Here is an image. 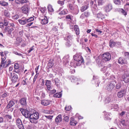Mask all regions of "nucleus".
I'll return each mask as SVG.
<instances>
[{"instance_id": "obj_47", "label": "nucleus", "mask_w": 129, "mask_h": 129, "mask_svg": "<svg viewBox=\"0 0 129 129\" xmlns=\"http://www.w3.org/2000/svg\"><path fill=\"white\" fill-rule=\"evenodd\" d=\"M72 15H67L66 17V19H68L71 20L72 19L71 17Z\"/></svg>"}, {"instance_id": "obj_29", "label": "nucleus", "mask_w": 129, "mask_h": 129, "mask_svg": "<svg viewBox=\"0 0 129 129\" xmlns=\"http://www.w3.org/2000/svg\"><path fill=\"white\" fill-rule=\"evenodd\" d=\"M62 96V94L61 92H60L58 93H56L53 95V97L55 98H60Z\"/></svg>"}, {"instance_id": "obj_32", "label": "nucleus", "mask_w": 129, "mask_h": 129, "mask_svg": "<svg viewBox=\"0 0 129 129\" xmlns=\"http://www.w3.org/2000/svg\"><path fill=\"white\" fill-rule=\"evenodd\" d=\"M0 4L3 6H7L8 5V3L5 1H2L0 2Z\"/></svg>"}, {"instance_id": "obj_8", "label": "nucleus", "mask_w": 129, "mask_h": 129, "mask_svg": "<svg viewBox=\"0 0 129 129\" xmlns=\"http://www.w3.org/2000/svg\"><path fill=\"white\" fill-rule=\"evenodd\" d=\"M11 61L10 60H6L2 63L1 62L0 65V68L2 67L5 68L7 67L8 65L10 64Z\"/></svg>"}, {"instance_id": "obj_35", "label": "nucleus", "mask_w": 129, "mask_h": 129, "mask_svg": "<svg viewBox=\"0 0 129 129\" xmlns=\"http://www.w3.org/2000/svg\"><path fill=\"white\" fill-rule=\"evenodd\" d=\"M119 11L124 16H126L127 14L126 12L123 9H120L119 10Z\"/></svg>"}, {"instance_id": "obj_28", "label": "nucleus", "mask_w": 129, "mask_h": 129, "mask_svg": "<svg viewBox=\"0 0 129 129\" xmlns=\"http://www.w3.org/2000/svg\"><path fill=\"white\" fill-rule=\"evenodd\" d=\"M88 8V7L86 5H84L82 7L80 10L82 12H83L86 10Z\"/></svg>"}, {"instance_id": "obj_39", "label": "nucleus", "mask_w": 129, "mask_h": 129, "mask_svg": "<svg viewBox=\"0 0 129 129\" xmlns=\"http://www.w3.org/2000/svg\"><path fill=\"white\" fill-rule=\"evenodd\" d=\"M121 83H118L116 85V89H118L120 88L121 87Z\"/></svg>"}, {"instance_id": "obj_19", "label": "nucleus", "mask_w": 129, "mask_h": 129, "mask_svg": "<svg viewBox=\"0 0 129 129\" xmlns=\"http://www.w3.org/2000/svg\"><path fill=\"white\" fill-rule=\"evenodd\" d=\"M74 30L77 35H78L79 34V30L78 26L75 25L74 26Z\"/></svg>"}, {"instance_id": "obj_49", "label": "nucleus", "mask_w": 129, "mask_h": 129, "mask_svg": "<svg viewBox=\"0 0 129 129\" xmlns=\"http://www.w3.org/2000/svg\"><path fill=\"white\" fill-rule=\"evenodd\" d=\"M83 14L86 17H88L89 15V13L87 12H85Z\"/></svg>"}, {"instance_id": "obj_24", "label": "nucleus", "mask_w": 129, "mask_h": 129, "mask_svg": "<svg viewBox=\"0 0 129 129\" xmlns=\"http://www.w3.org/2000/svg\"><path fill=\"white\" fill-rule=\"evenodd\" d=\"M62 120L61 116V115H58L55 118V121L57 122H59Z\"/></svg>"}, {"instance_id": "obj_61", "label": "nucleus", "mask_w": 129, "mask_h": 129, "mask_svg": "<svg viewBox=\"0 0 129 129\" xmlns=\"http://www.w3.org/2000/svg\"><path fill=\"white\" fill-rule=\"evenodd\" d=\"M22 0H15V2L17 4H19L20 3H21Z\"/></svg>"}, {"instance_id": "obj_52", "label": "nucleus", "mask_w": 129, "mask_h": 129, "mask_svg": "<svg viewBox=\"0 0 129 129\" xmlns=\"http://www.w3.org/2000/svg\"><path fill=\"white\" fill-rule=\"evenodd\" d=\"M5 117L7 119H11L12 118V116L9 115H6Z\"/></svg>"}, {"instance_id": "obj_57", "label": "nucleus", "mask_w": 129, "mask_h": 129, "mask_svg": "<svg viewBox=\"0 0 129 129\" xmlns=\"http://www.w3.org/2000/svg\"><path fill=\"white\" fill-rule=\"evenodd\" d=\"M86 17L84 15V14L83 13H82L81 15L80 16V18L82 19H83L84 18H85Z\"/></svg>"}, {"instance_id": "obj_42", "label": "nucleus", "mask_w": 129, "mask_h": 129, "mask_svg": "<svg viewBox=\"0 0 129 129\" xmlns=\"http://www.w3.org/2000/svg\"><path fill=\"white\" fill-rule=\"evenodd\" d=\"M28 82V80L27 78L25 79L24 80H23L22 81V84L24 85L25 84H26L27 83V82Z\"/></svg>"}, {"instance_id": "obj_60", "label": "nucleus", "mask_w": 129, "mask_h": 129, "mask_svg": "<svg viewBox=\"0 0 129 129\" xmlns=\"http://www.w3.org/2000/svg\"><path fill=\"white\" fill-rule=\"evenodd\" d=\"M13 18L14 19H17L19 18V16L18 15H16L14 16Z\"/></svg>"}, {"instance_id": "obj_25", "label": "nucleus", "mask_w": 129, "mask_h": 129, "mask_svg": "<svg viewBox=\"0 0 129 129\" xmlns=\"http://www.w3.org/2000/svg\"><path fill=\"white\" fill-rule=\"evenodd\" d=\"M12 31V29L8 27H6L4 31V33H6L8 32L9 34H10L11 33Z\"/></svg>"}, {"instance_id": "obj_1", "label": "nucleus", "mask_w": 129, "mask_h": 129, "mask_svg": "<svg viewBox=\"0 0 129 129\" xmlns=\"http://www.w3.org/2000/svg\"><path fill=\"white\" fill-rule=\"evenodd\" d=\"M75 60H72L70 62V66L75 67L76 66H79L83 62L84 60L82 56L79 54H76L73 56Z\"/></svg>"}, {"instance_id": "obj_16", "label": "nucleus", "mask_w": 129, "mask_h": 129, "mask_svg": "<svg viewBox=\"0 0 129 129\" xmlns=\"http://www.w3.org/2000/svg\"><path fill=\"white\" fill-rule=\"evenodd\" d=\"M51 102V101L49 100H43L41 101V104L43 106H46L49 105Z\"/></svg>"}, {"instance_id": "obj_11", "label": "nucleus", "mask_w": 129, "mask_h": 129, "mask_svg": "<svg viewBox=\"0 0 129 129\" xmlns=\"http://www.w3.org/2000/svg\"><path fill=\"white\" fill-rule=\"evenodd\" d=\"M40 20H41V23L43 24H46L48 22V20L46 16L41 17L39 18Z\"/></svg>"}, {"instance_id": "obj_27", "label": "nucleus", "mask_w": 129, "mask_h": 129, "mask_svg": "<svg viewBox=\"0 0 129 129\" xmlns=\"http://www.w3.org/2000/svg\"><path fill=\"white\" fill-rule=\"evenodd\" d=\"M47 9L48 11L52 12L54 11V10L52 8V6L51 5H48Z\"/></svg>"}, {"instance_id": "obj_51", "label": "nucleus", "mask_w": 129, "mask_h": 129, "mask_svg": "<svg viewBox=\"0 0 129 129\" xmlns=\"http://www.w3.org/2000/svg\"><path fill=\"white\" fill-rule=\"evenodd\" d=\"M71 107L70 106H66L65 108V109L67 111H70L71 110Z\"/></svg>"}, {"instance_id": "obj_26", "label": "nucleus", "mask_w": 129, "mask_h": 129, "mask_svg": "<svg viewBox=\"0 0 129 129\" xmlns=\"http://www.w3.org/2000/svg\"><path fill=\"white\" fill-rule=\"evenodd\" d=\"M116 43L112 40H111L109 43V45L111 47H112L115 46Z\"/></svg>"}, {"instance_id": "obj_58", "label": "nucleus", "mask_w": 129, "mask_h": 129, "mask_svg": "<svg viewBox=\"0 0 129 129\" xmlns=\"http://www.w3.org/2000/svg\"><path fill=\"white\" fill-rule=\"evenodd\" d=\"M4 25L5 26H7L8 24V21L6 20H4Z\"/></svg>"}, {"instance_id": "obj_45", "label": "nucleus", "mask_w": 129, "mask_h": 129, "mask_svg": "<svg viewBox=\"0 0 129 129\" xmlns=\"http://www.w3.org/2000/svg\"><path fill=\"white\" fill-rule=\"evenodd\" d=\"M58 4H60L61 6L63 5L64 4V2L62 1L58 0L57 2Z\"/></svg>"}, {"instance_id": "obj_56", "label": "nucleus", "mask_w": 129, "mask_h": 129, "mask_svg": "<svg viewBox=\"0 0 129 129\" xmlns=\"http://www.w3.org/2000/svg\"><path fill=\"white\" fill-rule=\"evenodd\" d=\"M73 36L72 35H69L67 36V39L68 40L71 39L72 38Z\"/></svg>"}, {"instance_id": "obj_48", "label": "nucleus", "mask_w": 129, "mask_h": 129, "mask_svg": "<svg viewBox=\"0 0 129 129\" xmlns=\"http://www.w3.org/2000/svg\"><path fill=\"white\" fill-rule=\"evenodd\" d=\"M63 120L66 122H68L69 120V118L68 116H66L64 117Z\"/></svg>"}, {"instance_id": "obj_41", "label": "nucleus", "mask_w": 129, "mask_h": 129, "mask_svg": "<svg viewBox=\"0 0 129 129\" xmlns=\"http://www.w3.org/2000/svg\"><path fill=\"white\" fill-rule=\"evenodd\" d=\"M54 82L55 84L57 86L58 83L59 82V80L58 79V78H55L54 79Z\"/></svg>"}, {"instance_id": "obj_46", "label": "nucleus", "mask_w": 129, "mask_h": 129, "mask_svg": "<svg viewBox=\"0 0 129 129\" xmlns=\"http://www.w3.org/2000/svg\"><path fill=\"white\" fill-rule=\"evenodd\" d=\"M19 67V65L18 63H15L14 66V68L15 69H17Z\"/></svg>"}, {"instance_id": "obj_6", "label": "nucleus", "mask_w": 129, "mask_h": 129, "mask_svg": "<svg viewBox=\"0 0 129 129\" xmlns=\"http://www.w3.org/2000/svg\"><path fill=\"white\" fill-rule=\"evenodd\" d=\"M45 85H46L47 89L46 90L48 92V91L50 90L53 88V87L52 86L51 82L50 81L48 80H46Z\"/></svg>"}, {"instance_id": "obj_5", "label": "nucleus", "mask_w": 129, "mask_h": 129, "mask_svg": "<svg viewBox=\"0 0 129 129\" xmlns=\"http://www.w3.org/2000/svg\"><path fill=\"white\" fill-rule=\"evenodd\" d=\"M9 76L11 78V80L13 82H15L17 81L18 77L16 74L14 73L12 74L11 73Z\"/></svg>"}, {"instance_id": "obj_9", "label": "nucleus", "mask_w": 129, "mask_h": 129, "mask_svg": "<svg viewBox=\"0 0 129 129\" xmlns=\"http://www.w3.org/2000/svg\"><path fill=\"white\" fill-rule=\"evenodd\" d=\"M126 92L125 89H122L117 92V96L119 98H122L125 95Z\"/></svg>"}, {"instance_id": "obj_30", "label": "nucleus", "mask_w": 129, "mask_h": 129, "mask_svg": "<svg viewBox=\"0 0 129 129\" xmlns=\"http://www.w3.org/2000/svg\"><path fill=\"white\" fill-rule=\"evenodd\" d=\"M34 20V18L32 17H30L29 18L27 19L25 18V20L26 24L28 22H30Z\"/></svg>"}, {"instance_id": "obj_17", "label": "nucleus", "mask_w": 129, "mask_h": 129, "mask_svg": "<svg viewBox=\"0 0 129 129\" xmlns=\"http://www.w3.org/2000/svg\"><path fill=\"white\" fill-rule=\"evenodd\" d=\"M18 21L20 24L22 25H24L26 24L25 17H22L21 19H19Z\"/></svg>"}, {"instance_id": "obj_20", "label": "nucleus", "mask_w": 129, "mask_h": 129, "mask_svg": "<svg viewBox=\"0 0 129 129\" xmlns=\"http://www.w3.org/2000/svg\"><path fill=\"white\" fill-rule=\"evenodd\" d=\"M77 123V122L75 120L74 118L72 117L71 118L70 122V125L74 126L76 125Z\"/></svg>"}, {"instance_id": "obj_43", "label": "nucleus", "mask_w": 129, "mask_h": 129, "mask_svg": "<svg viewBox=\"0 0 129 129\" xmlns=\"http://www.w3.org/2000/svg\"><path fill=\"white\" fill-rule=\"evenodd\" d=\"M104 2L103 0H99L98 1V4L99 5H102Z\"/></svg>"}, {"instance_id": "obj_13", "label": "nucleus", "mask_w": 129, "mask_h": 129, "mask_svg": "<svg viewBox=\"0 0 129 129\" xmlns=\"http://www.w3.org/2000/svg\"><path fill=\"white\" fill-rule=\"evenodd\" d=\"M112 9V5L110 4H108L105 8V10L107 12H109Z\"/></svg>"}, {"instance_id": "obj_34", "label": "nucleus", "mask_w": 129, "mask_h": 129, "mask_svg": "<svg viewBox=\"0 0 129 129\" xmlns=\"http://www.w3.org/2000/svg\"><path fill=\"white\" fill-rule=\"evenodd\" d=\"M4 15L5 16L9 17L10 16V14L7 11H5L4 13Z\"/></svg>"}, {"instance_id": "obj_64", "label": "nucleus", "mask_w": 129, "mask_h": 129, "mask_svg": "<svg viewBox=\"0 0 129 129\" xmlns=\"http://www.w3.org/2000/svg\"><path fill=\"white\" fill-rule=\"evenodd\" d=\"M28 2V0H22L21 4H24Z\"/></svg>"}, {"instance_id": "obj_59", "label": "nucleus", "mask_w": 129, "mask_h": 129, "mask_svg": "<svg viewBox=\"0 0 129 129\" xmlns=\"http://www.w3.org/2000/svg\"><path fill=\"white\" fill-rule=\"evenodd\" d=\"M39 66H37L35 69V71L37 74H39V73L38 72V70L39 68Z\"/></svg>"}, {"instance_id": "obj_4", "label": "nucleus", "mask_w": 129, "mask_h": 129, "mask_svg": "<svg viewBox=\"0 0 129 129\" xmlns=\"http://www.w3.org/2000/svg\"><path fill=\"white\" fill-rule=\"evenodd\" d=\"M102 59L105 61L110 60L111 58V56L109 53H106L102 55Z\"/></svg>"}, {"instance_id": "obj_55", "label": "nucleus", "mask_w": 129, "mask_h": 129, "mask_svg": "<svg viewBox=\"0 0 129 129\" xmlns=\"http://www.w3.org/2000/svg\"><path fill=\"white\" fill-rule=\"evenodd\" d=\"M8 95V94L7 93H3V94L2 95V96L3 98H4L7 96Z\"/></svg>"}, {"instance_id": "obj_37", "label": "nucleus", "mask_w": 129, "mask_h": 129, "mask_svg": "<svg viewBox=\"0 0 129 129\" xmlns=\"http://www.w3.org/2000/svg\"><path fill=\"white\" fill-rule=\"evenodd\" d=\"M124 55L125 58L129 59V53L128 52H124Z\"/></svg>"}, {"instance_id": "obj_63", "label": "nucleus", "mask_w": 129, "mask_h": 129, "mask_svg": "<svg viewBox=\"0 0 129 129\" xmlns=\"http://www.w3.org/2000/svg\"><path fill=\"white\" fill-rule=\"evenodd\" d=\"M6 57H2L1 61V62H2V63H3V62L5 61L6 59Z\"/></svg>"}, {"instance_id": "obj_36", "label": "nucleus", "mask_w": 129, "mask_h": 129, "mask_svg": "<svg viewBox=\"0 0 129 129\" xmlns=\"http://www.w3.org/2000/svg\"><path fill=\"white\" fill-rule=\"evenodd\" d=\"M110 100V98L108 97H106L104 101L106 103H109Z\"/></svg>"}, {"instance_id": "obj_10", "label": "nucleus", "mask_w": 129, "mask_h": 129, "mask_svg": "<svg viewBox=\"0 0 129 129\" xmlns=\"http://www.w3.org/2000/svg\"><path fill=\"white\" fill-rule=\"evenodd\" d=\"M26 98H23L21 99L19 101V103L20 105L23 107L26 106L27 105Z\"/></svg>"}, {"instance_id": "obj_54", "label": "nucleus", "mask_w": 129, "mask_h": 129, "mask_svg": "<svg viewBox=\"0 0 129 129\" xmlns=\"http://www.w3.org/2000/svg\"><path fill=\"white\" fill-rule=\"evenodd\" d=\"M50 91V94H53L54 93L56 92V90L55 89L51 90Z\"/></svg>"}, {"instance_id": "obj_14", "label": "nucleus", "mask_w": 129, "mask_h": 129, "mask_svg": "<svg viewBox=\"0 0 129 129\" xmlns=\"http://www.w3.org/2000/svg\"><path fill=\"white\" fill-rule=\"evenodd\" d=\"M118 62L119 63L121 64H127V62L126 60L124 58L120 57L119 58Z\"/></svg>"}, {"instance_id": "obj_50", "label": "nucleus", "mask_w": 129, "mask_h": 129, "mask_svg": "<svg viewBox=\"0 0 129 129\" xmlns=\"http://www.w3.org/2000/svg\"><path fill=\"white\" fill-rule=\"evenodd\" d=\"M107 68L106 67H105V66H104L103 67V68H102L101 69V71H103L104 72H105L106 71Z\"/></svg>"}, {"instance_id": "obj_31", "label": "nucleus", "mask_w": 129, "mask_h": 129, "mask_svg": "<svg viewBox=\"0 0 129 129\" xmlns=\"http://www.w3.org/2000/svg\"><path fill=\"white\" fill-rule=\"evenodd\" d=\"M114 2L117 5L119 6L121 5V2L119 0H113Z\"/></svg>"}, {"instance_id": "obj_38", "label": "nucleus", "mask_w": 129, "mask_h": 129, "mask_svg": "<svg viewBox=\"0 0 129 129\" xmlns=\"http://www.w3.org/2000/svg\"><path fill=\"white\" fill-rule=\"evenodd\" d=\"M103 16V14L101 13H99L97 15V17L99 18H101V19H102Z\"/></svg>"}, {"instance_id": "obj_21", "label": "nucleus", "mask_w": 129, "mask_h": 129, "mask_svg": "<svg viewBox=\"0 0 129 129\" xmlns=\"http://www.w3.org/2000/svg\"><path fill=\"white\" fill-rule=\"evenodd\" d=\"M68 11L67 9H64L59 13L58 14L60 15H63L67 14Z\"/></svg>"}, {"instance_id": "obj_53", "label": "nucleus", "mask_w": 129, "mask_h": 129, "mask_svg": "<svg viewBox=\"0 0 129 129\" xmlns=\"http://www.w3.org/2000/svg\"><path fill=\"white\" fill-rule=\"evenodd\" d=\"M71 45V43L69 41H68L66 43V46L68 47H70Z\"/></svg>"}, {"instance_id": "obj_2", "label": "nucleus", "mask_w": 129, "mask_h": 129, "mask_svg": "<svg viewBox=\"0 0 129 129\" xmlns=\"http://www.w3.org/2000/svg\"><path fill=\"white\" fill-rule=\"evenodd\" d=\"M39 118V114L37 112L31 114L29 117V120L31 123L36 124L38 122Z\"/></svg>"}, {"instance_id": "obj_22", "label": "nucleus", "mask_w": 129, "mask_h": 129, "mask_svg": "<svg viewBox=\"0 0 129 129\" xmlns=\"http://www.w3.org/2000/svg\"><path fill=\"white\" fill-rule=\"evenodd\" d=\"M22 12L24 14H27L28 12V8L25 6L22 7L21 8Z\"/></svg>"}, {"instance_id": "obj_18", "label": "nucleus", "mask_w": 129, "mask_h": 129, "mask_svg": "<svg viewBox=\"0 0 129 129\" xmlns=\"http://www.w3.org/2000/svg\"><path fill=\"white\" fill-rule=\"evenodd\" d=\"M15 104L14 102L12 100H10L9 101V103L7 106V109H9Z\"/></svg>"}, {"instance_id": "obj_7", "label": "nucleus", "mask_w": 129, "mask_h": 129, "mask_svg": "<svg viewBox=\"0 0 129 129\" xmlns=\"http://www.w3.org/2000/svg\"><path fill=\"white\" fill-rule=\"evenodd\" d=\"M16 123L17 126L19 129H25L21 120L18 118L16 120Z\"/></svg>"}, {"instance_id": "obj_12", "label": "nucleus", "mask_w": 129, "mask_h": 129, "mask_svg": "<svg viewBox=\"0 0 129 129\" xmlns=\"http://www.w3.org/2000/svg\"><path fill=\"white\" fill-rule=\"evenodd\" d=\"M115 84L112 83H109L107 86L106 88L108 91H111L114 87Z\"/></svg>"}, {"instance_id": "obj_44", "label": "nucleus", "mask_w": 129, "mask_h": 129, "mask_svg": "<svg viewBox=\"0 0 129 129\" xmlns=\"http://www.w3.org/2000/svg\"><path fill=\"white\" fill-rule=\"evenodd\" d=\"M46 117L48 119H50V121H51V119H52V117H53V116L49 115V116H46L45 115L44 116Z\"/></svg>"}, {"instance_id": "obj_23", "label": "nucleus", "mask_w": 129, "mask_h": 129, "mask_svg": "<svg viewBox=\"0 0 129 129\" xmlns=\"http://www.w3.org/2000/svg\"><path fill=\"white\" fill-rule=\"evenodd\" d=\"M123 81L125 83H127L129 82V74L126 75L125 76Z\"/></svg>"}, {"instance_id": "obj_62", "label": "nucleus", "mask_w": 129, "mask_h": 129, "mask_svg": "<svg viewBox=\"0 0 129 129\" xmlns=\"http://www.w3.org/2000/svg\"><path fill=\"white\" fill-rule=\"evenodd\" d=\"M121 124L123 125H126V124L125 123V121L124 120H122L121 121Z\"/></svg>"}, {"instance_id": "obj_3", "label": "nucleus", "mask_w": 129, "mask_h": 129, "mask_svg": "<svg viewBox=\"0 0 129 129\" xmlns=\"http://www.w3.org/2000/svg\"><path fill=\"white\" fill-rule=\"evenodd\" d=\"M20 111L21 112L22 114L26 118H29L30 114V112L24 109L23 108H20Z\"/></svg>"}, {"instance_id": "obj_40", "label": "nucleus", "mask_w": 129, "mask_h": 129, "mask_svg": "<svg viewBox=\"0 0 129 129\" xmlns=\"http://www.w3.org/2000/svg\"><path fill=\"white\" fill-rule=\"evenodd\" d=\"M48 65L49 67H51L53 65V63L52 61L50 60L49 61Z\"/></svg>"}, {"instance_id": "obj_15", "label": "nucleus", "mask_w": 129, "mask_h": 129, "mask_svg": "<svg viewBox=\"0 0 129 129\" xmlns=\"http://www.w3.org/2000/svg\"><path fill=\"white\" fill-rule=\"evenodd\" d=\"M69 56L68 55H66L63 58V60L64 64L66 65L68 64Z\"/></svg>"}, {"instance_id": "obj_33", "label": "nucleus", "mask_w": 129, "mask_h": 129, "mask_svg": "<svg viewBox=\"0 0 129 129\" xmlns=\"http://www.w3.org/2000/svg\"><path fill=\"white\" fill-rule=\"evenodd\" d=\"M16 44H17L20 43L22 41V39L20 38H16Z\"/></svg>"}]
</instances>
